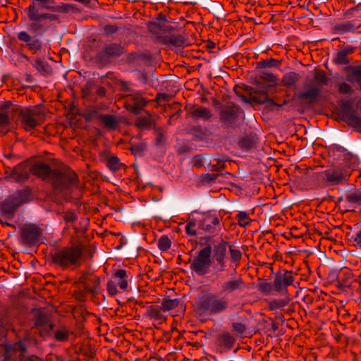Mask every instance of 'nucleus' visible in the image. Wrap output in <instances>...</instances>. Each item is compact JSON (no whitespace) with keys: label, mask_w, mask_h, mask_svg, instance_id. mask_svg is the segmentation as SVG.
Here are the masks:
<instances>
[{"label":"nucleus","mask_w":361,"mask_h":361,"mask_svg":"<svg viewBox=\"0 0 361 361\" xmlns=\"http://www.w3.org/2000/svg\"><path fill=\"white\" fill-rule=\"evenodd\" d=\"M70 5H53V0H32L30 6L25 9L30 21V30L35 33H43L49 29L47 23L59 22L60 16L56 13H66Z\"/></svg>","instance_id":"1"},{"label":"nucleus","mask_w":361,"mask_h":361,"mask_svg":"<svg viewBox=\"0 0 361 361\" xmlns=\"http://www.w3.org/2000/svg\"><path fill=\"white\" fill-rule=\"evenodd\" d=\"M83 248L80 245H73L56 250L51 256L52 262L61 269H74L82 261Z\"/></svg>","instance_id":"2"},{"label":"nucleus","mask_w":361,"mask_h":361,"mask_svg":"<svg viewBox=\"0 0 361 361\" xmlns=\"http://www.w3.org/2000/svg\"><path fill=\"white\" fill-rule=\"evenodd\" d=\"M228 298L209 293L203 295L197 306V310L201 314L216 315L226 312L229 307Z\"/></svg>","instance_id":"3"},{"label":"nucleus","mask_w":361,"mask_h":361,"mask_svg":"<svg viewBox=\"0 0 361 361\" xmlns=\"http://www.w3.org/2000/svg\"><path fill=\"white\" fill-rule=\"evenodd\" d=\"M78 176L73 170L63 168L54 170L50 182L55 190L67 192L73 188H78Z\"/></svg>","instance_id":"4"},{"label":"nucleus","mask_w":361,"mask_h":361,"mask_svg":"<svg viewBox=\"0 0 361 361\" xmlns=\"http://www.w3.org/2000/svg\"><path fill=\"white\" fill-rule=\"evenodd\" d=\"M32 321V328L37 330L40 337L43 338H51L55 324L47 310L44 309L36 310Z\"/></svg>","instance_id":"5"},{"label":"nucleus","mask_w":361,"mask_h":361,"mask_svg":"<svg viewBox=\"0 0 361 361\" xmlns=\"http://www.w3.org/2000/svg\"><path fill=\"white\" fill-rule=\"evenodd\" d=\"M245 282L240 275L227 277L219 281L216 287L219 295L228 298L241 292L245 288Z\"/></svg>","instance_id":"6"},{"label":"nucleus","mask_w":361,"mask_h":361,"mask_svg":"<svg viewBox=\"0 0 361 361\" xmlns=\"http://www.w3.org/2000/svg\"><path fill=\"white\" fill-rule=\"evenodd\" d=\"M212 247L208 245L200 250L197 255L193 258L190 269L198 276L207 274L210 271Z\"/></svg>","instance_id":"7"},{"label":"nucleus","mask_w":361,"mask_h":361,"mask_svg":"<svg viewBox=\"0 0 361 361\" xmlns=\"http://www.w3.org/2000/svg\"><path fill=\"white\" fill-rule=\"evenodd\" d=\"M314 79L317 84H312L306 90L298 94L300 99H307L310 103H312L320 95L322 90L320 86L325 85L328 82V77L323 71H317L314 75Z\"/></svg>","instance_id":"8"},{"label":"nucleus","mask_w":361,"mask_h":361,"mask_svg":"<svg viewBox=\"0 0 361 361\" xmlns=\"http://www.w3.org/2000/svg\"><path fill=\"white\" fill-rule=\"evenodd\" d=\"M27 191H21L18 195H11L3 201L0 204V213L2 216L11 218L16 209L23 203L25 197L27 195Z\"/></svg>","instance_id":"9"},{"label":"nucleus","mask_w":361,"mask_h":361,"mask_svg":"<svg viewBox=\"0 0 361 361\" xmlns=\"http://www.w3.org/2000/svg\"><path fill=\"white\" fill-rule=\"evenodd\" d=\"M125 51L124 47L121 44L107 43L97 54V59L102 64L110 63L112 60L120 57Z\"/></svg>","instance_id":"10"},{"label":"nucleus","mask_w":361,"mask_h":361,"mask_svg":"<svg viewBox=\"0 0 361 361\" xmlns=\"http://www.w3.org/2000/svg\"><path fill=\"white\" fill-rule=\"evenodd\" d=\"M17 39L22 48L29 50L32 54H37L43 49L42 41L36 36L30 35L26 31L19 32L17 34Z\"/></svg>","instance_id":"11"},{"label":"nucleus","mask_w":361,"mask_h":361,"mask_svg":"<svg viewBox=\"0 0 361 361\" xmlns=\"http://www.w3.org/2000/svg\"><path fill=\"white\" fill-rule=\"evenodd\" d=\"M294 278L291 271L282 270L275 274L273 281L274 290L281 294H287V287L293 283Z\"/></svg>","instance_id":"12"},{"label":"nucleus","mask_w":361,"mask_h":361,"mask_svg":"<svg viewBox=\"0 0 361 361\" xmlns=\"http://www.w3.org/2000/svg\"><path fill=\"white\" fill-rule=\"evenodd\" d=\"M148 101L139 91H132L126 96V108L131 113L138 114L144 109Z\"/></svg>","instance_id":"13"},{"label":"nucleus","mask_w":361,"mask_h":361,"mask_svg":"<svg viewBox=\"0 0 361 361\" xmlns=\"http://www.w3.org/2000/svg\"><path fill=\"white\" fill-rule=\"evenodd\" d=\"M21 123L27 131L33 130L42 123V116L36 109H25L20 113Z\"/></svg>","instance_id":"14"},{"label":"nucleus","mask_w":361,"mask_h":361,"mask_svg":"<svg viewBox=\"0 0 361 361\" xmlns=\"http://www.w3.org/2000/svg\"><path fill=\"white\" fill-rule=\"evenodd\" d=\"M323 176L328 184L334 185L345 180L347 177L349 176V174L343 166H338L326 170L324 171Z\"/></svg>","instance_id":"15"},{"label":"nucleus","mask_w":361,"mask_h":361,"mask_svg":"<svg viewBox=\"0 0 361 361\" xmlns=\"http://www.w3.org/2000/svg\"><path fill=\"white\" fill-rule=\"evenodd\" d=\"M341 114L342 118L348 125L361 128V118L356 116L350 101L344 102L341 106Z\"/></svg>","instance_id":"16"},{"label":"nucleus","mask_w":361,"mask_h":361,"mask_svg":"<svg viewBox=\"0 0 361 361\" xmlns=\"http://www.w3.org/2000/svg\"><path fill=\"white\" fill-rule=\"evenodd\" d=\"M240 109L238 106L231 105L223 107L219 114V119L223 126H231L238 117Z\"/></svg>","instance_id":"17"},{"label":"nucleus","mask_w":361,"mask_h":361,"mask_svg":"<svg viewBox=\"0 0 361 361\" xmlns=\"http://www.w3.org/2000/svg\"><path fill=\"white\" fill-rule=\"evenodd\" d=\"M42 235L41 229L35 225H28L22 229L21 238L25 245H32L37 244Z\"/></svg>","instance_id":"18"},{"label":"nucleus","mask_w":361,"mask_h":361,"mask_svg":"<svg viewBox=\"0 0 361 361\" xmlns=\"http://www.w3.org/2000/svg\"><path fill=\"white\" fill-rule=\"evenodd\" d=\"M85 293L95 294L100 283L99 278L90 273H83L78 281Z\"/></svg>","instance_id":"19"},{"label":"nucleus","mask_w":361,"mask_h":361,"mask_svg":"<svg viewBox=\"0 0 361 361\" xmlns=\"http://www.w3.org/2000/svg\"><path fill=\"white\" fill-rule=\"evenodd\" d=\"M227 251V243L221 240L214 247V258L219 265L217 271L222 272L226 269V256Z\"/></svg>","instance_id":"20"},{"label":"nucleus","mask_w":361,"mask_h":361,"mask_svg":"<svg viewBox=\"0 0 361 361\" xmlns=\"http://www.w3.org/2000/svg\"><path fill=\"white\" fill-rule=\"evenodd\" d=\"M30 169V163L23 161L13 169L9 176L16 182L25 181L29 178Z\"/></svg>","instance_id":"21"},{"label":"nucleus","mask_w":361,"mask_h":361,"mask_svg":"<svg viewBox=\"0 0 361 361\" xmlns=\"http://www.w3.org/2000/svg\"><path fill=\"white\" fill-rule=\"evenodd\" d=\"M30 171L39 178L50 181L54 170H51L50 166L47 164L37 163L30 167Z\"/></svg>","instance_id":"22"},{"label":"nucleus","mask_w":361,"mask_h":361,"mask_svg":"<svg viewBox=\"0 0 361 361\" xmlns=\"http://www.w3.org/2000/svg\"><path fill=\"white\" fill-rule=\"evenodd\" d=\"M219 224V218L212 214H207L199 222L198 229L204 230L209 233H214L216 226Z\"/></svg>","instance_id":"23"},{"label":"nucleus","mask_w":361,"mask_h":361,"mask_svg":"<svg viewBox=\"0 0 361 361\" xmlns=\"http://www.w3.org/2000/svg\"><path fill=\"white\" fill-rule=\"evenodd\" d=\"M236 338L230 332H223L216 338V344L224 350H229L233 346Z\"/></svg>","instance_id":"24"},{"label":"nucleus","mask_w":361,"mask_h":361,"mask_svg":"<svg viewBox=\"0 0 361 361\" xmlns=\"http://www.w3.org/2000/svg\"><path fill=\"white\" fill-rule=\"evenodd\" d=\"M130 272H128L125 269H118L117 270L114 276V282L116 283L120 289L122 290H126L128 286V278L130 276Z\"/></svg>","instance_id":"25"},{"label":"nucleus","mask_w":361,"mask_h":361,"mask_svg":"<svg viewBox=\"0 0 361 361\" xmlns=\"http://www.w3.org/2000/svg\"><path fill=\"white\" fill-rule=\"evenodd\" d=\"M72 332L65 325H59L52 331L51 338L61 343L67 342Z\"/></svg>","instance_id":"26"},{"label":"nucleus","mask_w":361,"mask_h":361,"mask_svg":"<svg viewBox=\"0 0 361 361\" xmlns=\"http://www.w3.org/2000/svg\"><path fill=\"white\" fill-rule=\"evenodd\" d=\"M258 143V137L255 134H250L243 137L239 141V146L246 150L256 147Z\"/></svg>","instance_id":"27"},{"label":"nucleus","mask_w":361,"mask_h":361,"mask_svg":"<svg viewBox=\"0 0 361 361\" xmlns=\"http://www.w3.org/2000/svg\"><path fill=\"white\" fill-rule=\"evenodd\" d=\"M99 120L105 128L111 130L116 129L119 123L118 118L114 115L101 114L99 116Z\"/></svg>","instance_id":"28"},{"label":"nucleus","mask_w":361,"mask_h":361,"mask_svg":"<svg viewBox=\"0 0 361 361\" xmlns=\"http://www.w3.org/2000/svg\"><path fill=\"white\" fill-rule=\"evenodd\" d=\"M161 306H151L147 310L149 317L157 321L159 324H161L166 321V317L162 314Z\"/></svg>","instance_id":"29"},{"label":"nucleus","mask_w":361,"mask_h":361,"mask_svg":"<svg viewBox=\"0 0 361 361\" xmlns=\"http://www.w3.org/2000/svg\"><path fill=\"white\" fill-rule=\"evenodd\" d=\"M300 79V76L295 72H288L283 76L281 82L285 87L294 86Z\"/></svg>","instance_id":"30"},{"label":"nucleus","mask_w":361,"mask_h":361,"mask_svg":"<svg viewBox=\"0 0 361 361\" xmlns=\"http://www.w3.org/2000/svg\"><path fill=\"white\" fill-rule=\"evenodd\" d=\"M357 28V25L351 21L343 22L337 24L334 27V30L337 34H344L350 32H353Z\"/></svg>","instance_id":"31"},{"label":"nucleus","mask_w":361,"mask_h":361,"mask_svg":"<svg viewBox=\"0 0 361 361\" xmlns=\"http://www.w3.org/2000/svg\"><path fill=\"white\" fill-rule=\"evenodd\" d=\"M190 114L192 118L195 120L200 118L209 120L212 116L210 110L205 107H198L191 111Z\"/></svg>","instance_id":"32"},{"label":"nucleus","mask_w":361,"mask_h":361,"mask_svg":"<svg viewBox=\"0 0 361 361\" xmlns=\"http://www.w3.org/2000/svg\"><path fill=\"white\" fill-rule=\"evenodd\" d=\"M180 305H182V300L179 298H164L163 299L161 304L163 312L174 310L178 307Z\"/></svg>","instance_id":"33"},{"label":"nucleus","mask_w":361,"mask_h":361,"mask_svg":"<svg viewBox=\"0 0 361 361\" xmlns=\"http://www.w3.org/2000/svg\"><path fill=\"white\" fill-rule=\"evenodd\" d=\"M36 69L44 75H49L51 73V68L49 63L42 59H36L34 63Z\"/></svg>","instance_id":"34"},{"label":"nucleus","mask_w":361,"mask_h":361,"mask_svg":"<svg viewBox=\"0 0 361 361\" xmlns=\"http://www.w3.org/2000/svg\"><path fill=\"white\" fill-rule=\"evenodd\" d=\"M106 166L113 172H116L123 166L119 159L116 156H111L106 161Z\"/></svg>","instance_id":"35"},{"label":"nucleus","mask_w":361,"mask_h":361,"mask_svg":"<svg viewBox=\"0 0 361 361\" xmlns=\"http://www.w3.org/2000/svg\"><path fill=\"white\" fill-rule=\"evenodd\" d=\"M171 245V241L166 235H161L158 240L157 246L162 252H167Z\"/></svg>","instance_id":"36"},{"label":"nucleus","mask_w":361,"mask_h":361,"mask_svg":"<svg viewBox=\"0 0 361 361\" xmlns=\"http://www.w3.org/2000/svg\"><path fill=\"white\" fill-rule=\"evenodd\" d=\"M289 302L288 299H278L271 300L269 303L270 310L275 311L284 307Z\"/></svg>","instance_id":"37"},{"label":"nucleus","mask_w":361,"mask_h":361,"mask_svg":"<svg viewBox=\"0 0 361 361\" xmlns=\"http://www.w3.org/2000/svg\"><path fill=\"white\" fill-rule=\"evenodd\" d=\"M258 102H260L261 104L269 103L270 104L276 106H282L287 104L286 101H284L282 104H279L276 103L273 99L269 98L267 93L265 91L259 92Z\"/></svg>","instance_id":"38"},{"label":"nucleus","mask_w":361,"mask_h":361,"mask_svg":"<svg viewBox=\"0 0 361 361\" xmlns=\"http://www.w3.org/2000/svg\"><path fill=\"white\" fill-rule=\"evenodd\" d=\"M345 199L349 203L361 204V191L356 190L348 194Z\"/></svg>","instance_id":"39"},{"label":"nucleus","mask_w":361,"mask_h":361,"mask_svg":"<svg viewBox=\"0 0 361 361\" xmlns=\"http://www.w3.org/2000/svg\"><path fill=\"white\" fill-rule=\"evenodd\" d=\"M239 226L242 227H245L250 222V219L249 218L248 214L246 212H240L235 216Z\"/></svg>","instance_id":"40"},{"label":"nucleus","mask_w":361,"mask_h":361,"mask_svg":"<svg viewBox=\"0 0 361 361\" xmlns=\"http://www.w3.org/2000/svg\"><path fill=\"white\" fill-rule=\"evenodd\" d=\"M169 42H170V44L179 47L184 44L185 39L180 35L173 34L169 37Z\"/></svg>","instance_id":"41"},{"label":"nucleus","mask_w":361,"mask_h":361,"mask_svg":"<svg viewBox=\"0 0 361 361\" xmlns=\"http://www.w3.org/2000/svg\"><path fill=\"white\" fill-rule=\"evenodd\" d=\"M229 251L232 262L238 265L242 258L241 251L238 249L233 248L231 246L229 247Z\"/></svg>","instance_id":"42"},{"label":"nucleus","mask_w":361,"mask_h":361,"mask_svg":"<svg viewBox=\"0 0 361 361\" xmlns=\"http://www.w3.org/2000/svg\"><path fill=\"white\" fill-rule=\"evenodd\" d=\"M185 232L188 235L195 236L197 235V231L196 229V221L195 220H190L187 223L185 226Z\"/></svg>","instance_id":"43"},{"label":"nucleus","mask_w":361,"mask_h":361,"mask_svg":"<svg viewBox=\"0 0 361 361\" xmlns=\"http://www.w3.org/2000/svg\"><path fill=\"white\" fill-rule=\"evenodd\" d=\"M260 64L263 68L279 67L281 65V61L275 59H269L262 61Z\"/></svg>","instance_id":"44"},{"label":"nucleus","mask_w":361,"mask_h":361,"mask_svg":"<svg viewBox=\"0 0 361 361\" xmlns=\"http://www.w3.org/2000/svg\"><path fill=\"white\" fill-rule=\"evenodd\" d=\"M348 56L342 51H339L336 56L335 62L340 65H346L349 63L347 58Z\"/></svg>","instance_id":"45"},{"label":"nucleus","mask_w":361,"mask_h":361,"mask_svg":"<svg viewBox=\"0 0 361 361\" xmlns=\"http://www.w3.org/2000/svg\"><path fill=\"white\" fill-rule=\"evenodd\" d=\"M273 290V283L263 281L259 284V290L266 295H269Z\"/></svg>","instance_id":"46"},{"label":"nucleus","mask_w":361,"mask_h":361,"mask_svg":"<svg viewBox=\"0 0 361 361\" xmlns=\"http://www.w3.org/2000/svg\"><path fill=\"white\" fill-rule=\"evenodd\" d=\"M135 124L140 128H149L151 127V121L147 118H140L136 121Z\"/></svg>","instance_id":"47"},{"label":"nucleus","mask_w":361,"mask_h":361,"mask_svg":"<svg viewBox=\"0 0 361 361\" xmlns=\"http://www.w3.org/2000/svg\"><path fill=\"white\" fill-rule=\"evenodd\" d=\"M232 328L234 331L240 334H244L247 329V327L244 324L238 321L232 324Z\"/></svg>","instance_id":"48"},{"label":"nucleus","mask_w":361,"mask_h":361,"mask_svg":"<svg viewBox=\"0 0 361 361\" xmlns=\"http://www.w3.org/2000/svg\"><path fill=\"white\" fill-rule=\"evenodd\" d=\"M62 217L64 221L67 224L73 223L78 219L77 215L74 212L70 211L64 212Z\"/></svg>","instance_id":"49"},{"label":"nucleus","mask_w":361,"mask_h":361,"mask_svg":"<svg viewBox=\"0 0 361 361\" xmlns=\"http://www.w3.org/2000/svg\"><path fill=\"white\" fill-rule=\"evenodd\" d=\"M348 81L361 82V69L355 68L352 74L348 76Z\"/></svg>","instance_id":"50"},{"label":"nucleus","mask_w":361,"mask_h":361,"mask_svg":"<svg viewBox=\"0 0 361 361\" xmlns=\"http://www.w3.org/2000/svg\"><path fill=\"white\" fill-rule=\"evenodd\" d=\"M106 290L109 295L114 296L118 293L116 283L113 281H109L106 284Z\"/></svg>","instance_id":"51"},{"label":"nucleus","mask_w":361,"mask_h":361,"mask_svg":"<svg viewBox=\"0 0 361 361\" xmlns=\"http://www.w3.org/2000/svg\"><path fill=\"white\" fill-rule=\"evenodd\" d=\"M218 176L219 175L216 173H205L201 176V180L206 183L214 182L216 180Z\"/></svg>","instance_id":"52"},{"label":"nucleus","mask_w":361,"mask_h":361,"mask_svg":"<svg viewBox=\"0 0 361 361\" xmlns=\"http://www.w3.org/2000/svg\"><path fill=\"white\" fill-rule=\"evenodd\" d=\"M338 91L342 94H350L353 92L352 87L346 82L338 85Z\"/></svg>","instance_id":"53"},{"label":"nucleus","mask_w":361,"mask_h":361,"mask_svg":"<svg viewBox=\"0 0 361 361\" xmlns=\"http://www.w3.org/2000/svg\"><path fill=\"white\" fill-rule=\"evenodd\" d=\"M10 124V119L7 114L0 113V127L8 126Z\"/></svg>","instance_id":"54"},{"label":"nucleus","mask_w":361,"mask_h":361,"mask_svg":"<svg viewBox=\"0 0 361 361\" xmlns=\"http://www.w3.org/2000/svg\"><path fill=\"white\" fill-rule=\"evenodd\" d=\"M192 165L195 168H201L203 166L202 156L196 155L192 159Z\"/></svg>","instance_id":"55"},{"label":"nucleus","mask_w":361,"mask_h":361,"mask_svg":"<svg viewBox=\"0 0 361 361\" xmlns=\"http://www.w3.org/2000/svg\"><path fill=\"white\" fill-rule=\"evenodd\" d=\"M262 77L263 80H264L267 82H276L277 81L276 76L269 72H263Z\"/></svg>","instance_id":"56"},{"label":"nucleus","mask_w":361,"mask_h":361,"mask_svg":"<svg viewBox=\"0 0 361 361\" xmlns=\"http://www.w3.org/2000/svg\"><path fill=\"white\" fill-rule=\"evenodd\" d=\"M104 30L105 34L109 35L116 32L118 30V27L112 25H106L104 27Z\"/></svg>","instance_id":"57"},{"label":"nucleus","mask_w":361,"mask_h":361,"mask_svg":"<svg viewBox=\"0 0 361 361\" xmlns=\"http://www.w3.org/2000/svg\"><path fill=\"white\" fill-rule=\"evenodd\" d=\"M156 144L157 145H161L165 142V135L161 132H158L155 138Z\"/></svg>","instance_id":"58"},{"label":"nucleus","mask_w":361,"mask_h":361,"mask_svg":"<svg viewBox=\"0 0 361 361\" xmlns=\"http://www.w3.org/2000/svg\"><path fill=\"white\" fill-rule=\"evenodd\" d=\"M353 238L355 245L361 248V230L358 231Z\"/></svg>","instance_id":"59"},{"label":"nucleus","mask_w":361,"mask_h":361,"mask_svg":"<svg viewBox=\"0 0 361 361\" xmlns=\"http://www.w3.org/2000/svg\"><path fill=\"white\" fill-rule=\"evenodd\" d=\"M156 100L157 102H161V101L167 102L169 100V95L167 94H160L159 93L157 95Z\"/></svg>","instance_id":"60"},{"label":"nucleus","mask_w":361,"mask_h":361,"mask_svg":"<svg viewBox=\"0 0 361 361\" xmlns=\"http://www.w3.org/2000/svg\"><path fill=\"white\" fill-rule=\"evenodd\" d=\"M224 164L223 163H221V161L218 160L217 164L212 166V171H220V169H224Z\"/></svg>","instance_id":"61"},{"label":"nucleus","mask_w":361,"mask_h":361,"mask_svg":"<svg viewBox=\"0 0 361 361\" xmlns=\"http://www.w3.org/2000/svg\"><path fill=\"white\" fill-rule=\"evenodd\" d=\"M341 50L345 54L346 56H348L354 52L355 48L350 46H347Z\"/></svg>","instance_id":"62"},{"label":"nucleus","mask_w":361,"mask_h":361,"mask_svg":"<svg viewBox=\"0 0 361 361\" xmlns=\"http://www.w3.org/2000/svg\"><path fill=\"white\" fill-rule=\"evenodd\" d=\"M238 322L244 324L247 327H248L250 323L249 319L245 316L239 317Z\"/></svg>","instance_id":"63"},{"label":"nucleus","mask_w":361,"mask_h":361,"mask_svg":"<svg viewBox=\"0 0 361 361\" xmlns=\"http://www.w3.org/2000/svg\"><path fill=\"white\" fill-rule=\"evenodd\" d=\"M97 93L99 96L104 97L106 94V89L104 87L99 88Z\"/></svg>","instance_id":"64"}]
</instances>
